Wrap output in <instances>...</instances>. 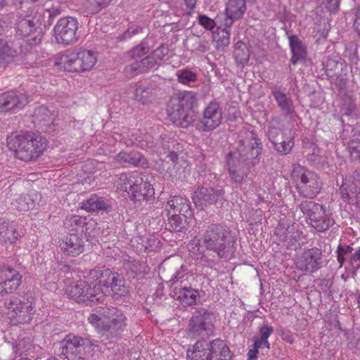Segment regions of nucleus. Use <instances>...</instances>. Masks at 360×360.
Here are the masks:
<instances>
[{"mask_svg": "<svg viewBox=\"0 0 360 360\" xmlns=\"http://www.w3.org/2000/svg\"><path fill=\"white\" fill-rule=\"evenodd\" d=\"M321 6H324L328 11L335 13L338 11L340 0H317Z\"/></svg>", "mask_w": 360, "mask_h": 360, "instance_id": "052dcab7", "label": "nucleus"}, {"mask_svg": "<svg viewBox=\"0 0 360 360\" xmlns=\"http://www.w3.org/2000/svg\"><path fill=\"white\" fill-rule=\"evenodd\" d=\"M197 101L196 94L192 91H184L172 97L167 108L168 115L172 123L182 128L188 127L193 122L191 112Z\"/></svg>", "mask_w": 360, "mask_h": 360, "instance_id": "20e7f679", "label": "nucleus"}, {"mask_svg": "<svg viewBox=\"0 0 360 360\" xmlns=\"http://www.w3.org/2000/svg\"><path fill=\"white\" fill-rule=\"evenodd\" d=\"M271 95L276 101L277 105L283 115L285 116L291 115L295 112L291 97L284 93L279 87H273L271 89Z\"/></svg>", "mask_w": 360, "mask_h": 360, "instance_id": "a878e982", "label": "nucleus"}, {"mask_svg": "<svg viewBox=\"0 0 360 360\" xmlns=\"http://www.w3.org/2000/svg\"><path fill=\"white\" fill-rule=\"evenodd\" d=\"M8 146L15 156L22 161L36 160L47 146V140L32 131H21L7 139Z\"/></svg>", "mask_w": 360, "mask_h": 360, "instance_id": "f03ea898", "label": "nucleus"}, {"mask_svg": "<svg viewBox=\"0 0 360 360\" xmlns=\"http://www.w3.org/2000/svg\"><path fill=\"white\" fill-rule=\"evenodd\" d=\"M41 200V195L37 191H32L27 195H17L12 202L14 209L20 212H27L34 207Z\"/></svg>", "mask_w": 360, "mask_h": 360, "instance_id": "b1692460", "label": "nucleus"}, {"mask_svg": "<svg viewBox=\"0 0 360 360\" xmlns=\"http://www.w3.org/2000/svg\"><path fill=\"white\" fill-rule=\"evenodd\" d=\"M167 215L169 224L174 231L180 232L184 229L187 217L175 214H167Z\"/></svg>", "mask_w": 360, "mask_h": 360, "instance_id": "de8ad7c7", "label": "nucleus"}, {"mask_svg": "<svg viewBox=\"0 0 360 360\" xmlns=\"http://www.w3.org/2000/svg\"><path fill=\"white\" fill-rule=\"evenodd\" d=\"M28 97L23 94L8 91L0 95V112L19 110L28 103Z\"/></svg>", "mask_w": 360, "mask_h": 360, "instance_id": "a211bd4d", "label": "nucleus"}, {"mask_svg": "<svg viewBox=\"0 0 360 360\" xmlns=\"http://www.w3.org/2000/svg\"><path fill=\"white\" fill-rule=\"evenodd\" d=\"M112 0H86L84 8L88 14L94 15L108 7Z\"/></svg>", "mask_w": 360, "mask_h": 360, "instance_id": "c03bdc74", "label": "nucleus"}, {"mask_svg": "<svg viewBox=\"0 0 360 360\" xmlns=\"http://www.w3.org/2000/svg\"><path fill=\"white\" fill-rule=\"evenodd\" d=\"M61 353L68 360H84L92 355L94 345L87 339L67 335L61 342Z\"/></svg>", "mask_w": 360, "mask_h": 360, "instance_id": "9d476101", "label": "nucleus"}, {"mask_svg": "<svg viewBox=\"0 0 360 360\" xmlns=\"http://www.w3.org/2000/svg\"><path fill=\"white\" fill-rule=\"evenodd\" d=\"M97 333L106 339L120 335L127 325L124 312L117 307H98L88 317Z\"/></svg>", "mask_w": 360, "mask_h": 360, "instance_id": "f257e3e1", "label": "nucleus"}, {"mask_svg": "<svg viewBox=\"0 0 360 360\" xmlns=\"http://www.w3.org/2000/svg\"><path fill=\"white\" fill-rule=\"evenodd\" d=\"M212 360H231L232 354L224 340L216 339L208 343Z\"/></svg>", "mask_w": 360, "mask_h": 360, "instance_id": "c85d7f7f", "label": "nucleus"}, {"mask_svg": "<svg viewBox=\"0 0 360 360\" xmlns=\"http://www.w3.org/2000/svg\"><path fill=\"white\" fill-rule=\"evenodd\" d=\"M300 208L318 232H325L335 224L332 214L317 202L306 200L300 205Z\"/></svg>", "mask_w": 360, "mask_h": 360, "instance_id": "1a4fd4ad", "label": "nucleus"}, {"mask_svg": "<svg viewBox=\"0 0 360 360\" xmlns=\"http://www.w3.org/2000/svg\"><path fill=\"white\" fill-rule=\"evenodd\" d=\"M198 22L207 30H212L216 25L214 20L205 15H199Z\"/></svg>", "mask_w": 360, "mask_h": 360, "instance_id": "680f3d73", "label": "nucleus"}, {"mask_svg": "<svg viewBox=\"0 0 360 360\" xmlns=\"http://www.w3.org/2000/svg\"><path fill=\"white\" fill-rule=\"evenodd\" d=\"M208 250L213 251L220 258H226L234 253L236 241L231 230L221 224H212L207 226L200 240Z\"/></svg>", "mask_w": 360, "mask_h": 360, "instance_id": "7ed1b4c3", "label": "nucleus"}, {"mask_svg": "<svg viewBox=\"0 0 360 360\" xmlns=\"http://www.w3.org/2000/svg\"><path fill=\"white\" fill-rule=\"evenodd\" d=\"M129 265V268L134 274V276H139L145 271V265L138 261H134Z\"/></svg>", "mask_w": 360, "mask_h": 360, "instance_id": "338daca9", "label": "nucleus"}, {"mask_svg": "<svg viewBox=\"0 0 360 360\" xmlns=\"http://www.w3.org/2000/svg\"><path fill=\"white\" fill-rule=\"evenodd\" d=\"M231 33L228 30H219L217 33L214 39L217 42L218 49L227 47L230 44Z\"/></svg>", "mask_w": 360, "mask_h": 360, "instance_id": "8fccbe9b", "label": "nucleus"}, {"mask_svg": "<svg viewBox=\"0 0 360 360\" xmlns=\"http://www.w3.org/2000/svg\"><path fill=\"white\" fill-rule=\"evenodd\" d=\"M233 53L235 60L238 64L244 65L248 62L250 58V51L243 43H236Z\"/></svg>", "mask_w": 360, "mask_h": 360, "instance_id": "a18cd8bd", "label": "nucleus"}, {"mask_svg": "<svg viewBox=\"0 0 360 360\" xmlns=\"http://www.w3.org/2000/svg\"><path fill=\"white\" fill-rule=\"evenodd\" d=\"M172 144L173 143L165 135V136H161V139L158 140L155 144V152L160 156L165 155V158H169V160L175 162L178 158V155L175 152L171 150L170 147Z\"/></svg>", "mask_w": 360, "mask_h": 360, "instance_id": "c9c22d12", "label": "nucleus"}, {"mask_svg": "<svg viewBox=\"0 0 360 360\" xmlns=\"http://www.w3.org/2000/svg\"><path fill=\"white\" fill-rule=\"evenodd\" d=\"M34 117L36 122L46 127V131H52L55 130L53 122L56 120V115L54 111L51 112L46 106H39L35 110Z\"/></svg>", "mask_w": 360, "mask_h": 360, "instance_id": "7c9ffc66", "label": "nucleus"}, {"mask_svg": "<svg viewBox=\"0 0 360 360\" xmlns=\"http://www.w3.org/2000/svg\"><path fill=\"white\" fill-rule=\"evenodd\" d=\"M188 273L187 269L181 266V269L178 270L171 278L169 282L172 283L171 287L173 288L176 285H181V284L187 281Z\"/></svg>", "mask_w": 360, "mask_h": 360, "instance_id": "5fc2aeb1", "label": "nucleus"}, {"mask_svg": "<svg viewBox=\"0 0 360 360\" xmlns=\"http://www.w3.org/2000/svg\"><path fill=\"white\" fill-rule=\"evenodd\" d=\"M86 217L72 215L66 219L65 224L68 228H70L71 230H77L86 224Z\"/></svg>", "mask_w": 360, "mask_h": 360, "instance_id": "603ef678", "label": "nucleus"}, {"mask_svg": "<svg viewBox=\"0 0 360 360\" xmlns=\"http://www.w3.org/2000/svg\"><path fill=\"white\" fill-rule=\"evenodd\" d=\"M16 33L18 36L27 37L30 45L41 41L43 34L39 19L30 14H19L16 20Z\"/></svg>", "mask_w": 360, "mask_h": 360, "instance_id": "9b49d317", "label": "nucleus"}, {"mask_svg": "<svg viewBox=\"0 0 360 360\" xmlns=\"http://www.w3.org/2000/svg\"><path fill=\"white\" fill-rule=\"evenodd\" d=\"M322 263V252L314 248L305 250L297 258V267L302 271L314 273L318 271Z\"/></svg>", "mask_w": 360, "mask_h": 360, "instance_id": "f3484780", "label": "nucleus"}, {"mask_svg": "<svg viewBox=\"0 0 360 360\" xmlns=\"http://www.w3.org/2000/svg\"><path fill=\"white\" fill-rule=\"evenodd\" d=\"M240 146L238 147L237 150L230 153L229 157L237 160L243 165L250 167L254 166L258 162V156L260 154V149L256 142L252 143L251 141L245 142V141H240Z\"/></svg>", "mask_w": 360, "mask_h": 360, "instance_id": "4468645a", "label": "nucleus"}, {"mask_svg": "<svg viewBox=\"0 0 360 360\" xmlns=\"http://www.w3.org/2000/svg\"><path fill=\"white\" fill-rule=\"evenodd\" d=\"M284 234L285 240L287 241L289 245H292L300 238V233L293 226H288Z\"/></svg>", "mask_w": 360, "mask_h": 360, "instance_id": "4d7b16f0", "label": "nucleus"}, {"mask_svg": "<svg viewBox=\"0 0 360 360\" xmlns=\"http://www.w3.org/2000/svg\"><path fill=\"white\" fill-rule=\"evenodd\" d=\"M20 237L17 231L16 226L13 222L0 221V242L4 244H11Z\"/></svg>", "mask_w": 360, "mask_h": 360, "instance_id": "2f4dec72", "label": "nucleus"}, {"mask_svg": "<svg viewBox=\"0 0 360 360\" xmlns=\"http://www.w3.org/2000/svg\"><path fill=\"white\" fill-rule=\"evenodd\" d=\"M143 28L140 25H133L122 34V39H127L131 37L142 32Z\"/></svg>", "mask_w": 360, "mask_h": 360, "instance_id": "0e129e2a", "label": "nucleus"}, {"mask_svg": "<svg viewBox=\"0 0 360 360\" xmlns=\"http://www.w3.org/2000/svg\"><path fill=\"white\" fill-rule=\"evenodd\" d=\"M78 55L82 72L91 70L97 63V54L93 51L82 50L78 52Z\"/></svg>", "mask_w": 360, "mask_h": 360, "instance_id": "ea45409f", "label": "nucleus"}, {"mask_svg": "<svg viewBox=\"0 0 360 360\" xmlns=\"http://www.w3.org/2000/svg\"><path fill=\"white\" fill-rule=\"evenodd\" d=\"M188 360H212L208 343L205 341H197L193 349L187 351Z\"/></svg>", "mask_w": 360, "mask_h": 360, "instance_id": "473e14b6", "label": "nucleus"}, {"mask_svg": "<svg viewBox=\"0 0 360 360\" xmlns=\"http://www.w3.org/2000/svg\"><path fill=\"white\" fill-rule=\"evenodd\" d=\"M117 162L129 164L133 166L147 167L148 162L146 158L138 151H122L115 156Z\"/></svg>", "mask_w": 360, "mask_h": 360, "instance_id": "cd10ccee", "label": "nucleus"}, {"mask_svg": "<svg viewBox=\"0 0 360 360\" xmlns=\"http://www.w3.org/2000/svg\"><path fill=\"white\" fill-rule=\"evenodd\" d=\"M222 109L219 103L210 102L202 110L196 129L202 132H210L217 129L221 123Z\"/></svg>", "mask_w": 360, "mask_h": 360, "instance_id": "ddd939ff", "label": "nucleus"}, {"mask_svg": "<svg viewBox=\"0 0 360 360\" xmlns=\"http://www.w3.org/2000/svg\"><path fill=\"white\" fill-rule=\"evenodd\" d=\"M56 64L65 71L81 72L82 68L79 60V55L77 53H68L63 54L56 62Z\"/></svg>", "mask_w": 360, "mask_h": 360, "instance_id": "c756f323", "label": "nucleus"}, {"mask_svg": "<svg viewBox=\"0 0 360 360\" xmlns=\"http://www.w3.org/2000/svg\"><path fill=\"white\" fill-rule=\"evenodd\" d=\"M154 89L150 84L137 82L134 85V97L143 104L148 103L153 95Z\"/></svg>", "mask_w": 360, "mask_h": 360, "instance_id": "f704fd0d", "label": "nucleus"}, {"mask_svg": "<svg viewBox=\"0 0 360 360\" xmlns=\"http://www.w3.org/2000/svg\"><path fill=\"white\" fill-rule=\"evenodd\" d=\"M268 136L272 144L279 141L282 136H284L283 132L279 128L272 126H269L268 131Z\"/></svg>", "mask_w": 360, "mask_h": 360, "instance_id": "bf43d9fd", "label": "nucleus"}, {"mask_svg": "<svg viewBox=\"0 0 360 360\" xmlns=\"http://www.w3.org/2000/svg\"><path fill=\"white\" fill-rule=\"evenodd\" d=\"M142 184V174L137 173H122L118 180V187L120 190L127 192L132 198L134 191Z\"/></svg>", "mask_w": 360, "mask_h": 360, "instance_id": "393cba45", "label": "nucleus"}, {"mask_svg": "<svg viewBox=\"0 0 360 360\" xmlns=\"http://www.w3.org/2000/svg\"><path fill=\"white\" fill-rule=\"evenodd\" d=\"M150 60V57L147 56L139 60L133 62L126 67V72L131 75H138L155 68Z\"/></svg>", "mask_w": 360, "mask_h": 360, "instance_id": "4c0bfd02", "label": "nucleus"}, {"mask_svg": "<svg viewBox=\"0 0 360 360\" xmlns=\"http://www.w3.org/2000/svg\"><path fill=\"white\" fill-rule=\"evenodd\" d=\"M274 328L267 323H264L259 328V338L267 343L269 337L273 333Z\"/></svg>", "mask_w": 360, "mask_h": 360, "instance_id": "e2e57ef3", "label": "nucleus"}, {"mask_svg": "<svg viewBox=\"0 0 360 360\" xmlns=\"http://www.w3.org/2000/svg\"><path fill=\"white\" fill-rule=\"evenodd\" d=\"M16 51L11 43L5 39H0V63H8L16 56Z\"/></svg>", "mask_w": 360, "mask_h": 360, "instance_id": "79ce46f5", "label": "nucleus"}, {"mask_svg": "<svg viewBox=\"0 0 360 360\" xmlns=\"http://www.w3.org/2000/svg\"><path fill=\"white\" fill-rule=\"evenodd\" d=\"M292 168L291 178L298 194L305 198L316 197L322 187L319 176L300 164H293Z\"/></svg>", "mask_w": 360, "mask_h": 360, "instance_id": "39448f33", "label": "nucleus"}, {"mask_svg": "<svg viewBox=\"0 0 360 360\" xmlns=\"http://www.w3.org/2000/svg\"><path fill=\"white\" fill-rule=\"evenodd\" d=\"M149 51V46L147 42L142 41L139 44L132 49L129 54L131 58H141Z\"/></svg>", "mask_w": 360, "mask_h": 360, "instance_id": "6e6d98bb", "label": "nucleus"}, {"mask_svg": "<svg viewBox=\"0 0 360 360\" xmlns=\"http://www.w3.org/2000/svg\"><path fill=\"white\" fill-rule=\"evenodd\" d=\"M190 333L195 337H208L213 335L214 326L202 315L193 316L189 322Z\"/></svg>", "mask_w": 360, "mask_h": 360, "instance_id": "412c9836", "label": "nucleus"}, {"mask_svg": "<svg viewBox=\"0 0 360 360\" xmlns=\"http://www.w3.org/2000/svg\"><path fill=\"white\" fill-rule=\"evenodd\" d=\"M172 297L185 306H192L196 304L200 295L198 290L187 286L176 285L172 289Z\"/></svg>", "mask_w": 360, "mask_h": 360, "instance_id": "4be33fe9", "label": "nucleus"}, {"mask_svg": "<svg viewBox=\"0 0 360 360\" xmlns=\"http://www.w3.org/2000/svg\"><path fill=\"white\" fill-rule=\"evenodd\" d=\"M167 214H180L184 217L191 215L189 200L181 196H174L167 201L165 207Z\"/></svg>", "mask_w": 360, "mask_h": 360, "instance_id": "5701e85b", "label": "nucleus"}, {"mask_svg": "<svg viewBox=\"0 0 360 360\" xmlns=\"http://www.w3.org/2000/svg\"><path fill=\"white\" fill-rule=\"evenodd\" d=\"M8 316L13 325L28 323L34 314V302L31 295L11 297L6 303Z\"/></svg>", "mask_w": 360, "mask_h": 360, "instance_id": "6e6552de", "label": "nucleus"}, {"mask_svg": "<svg viewBox=\"0 0 360 360\" xmlns=\"http://www.w3.org/2000/svg\"><path fill=\"white\" fill-rule=\"evenodd\" d=\"M129 133V131H124V134L115 132L112 137L114 141L112 143L114 144L117 141H123L126 145L130 146L140 142L136 137H134L132 134L131 136Z\"/></svg>", "mask_w": 360, "mask_h": 360, "instance_id": "3c124183", "label": "nucleus"}, {"mask_svg": "<svg viewBox=\"0 0 360 360\" xmlns=\"http://www.w3.org/2000/svg\"><path fill=\"white\" fill-rule=\"evenodd\" d=\"M353 181L350 185L342 184L340 188L342 198L350 204L360 207V170L352 174Z\"/></svg>", "mask_w": 360, "mask_h": 360, "instance_id": "6ab92c4d", "label": "nucleus"}, {"mask_svg": "<svg viewBox=\"0 0 360 360\" xmlns=\"http://www.w3.org/2000/svg\"><path fill=\"white\" fill-rule=\"evenodd\" d=\"M274 145V149L281 155L289 154L293 146L294 139L292 137L285 138L282 136L279 141L276 142Z\"/></svg>", "mask_w": 360, "mask_h": 360, "instance_id": "49530a36", "label": "nucleus"}, {"mask_svg": "<svg viewBox=\"0 0 360 360\" xmlns=\"http://www.w3.org/2000/svg\"><path fill=\"white\" fill-rule=\"evenodd\" d=\"M289 43L292 53L290 60L292 63L295 64L299 60L305 58L307 53L306 49L300 39L296 35L289 37Z\"/></svg>", "mask_w": 360, "mask_h": 360, "instance_id": "58836bf2", "label": "nucleus"}, {"mask_svg": "<svg viewBox=\"0 0 360 360\" xmlns=\"http://www.w3.org/2000/svg\"><path fill=\"white\" fill-rule=\"evenodd\" d=\"M227 165L229 176L235 183H242L248 177L250 167L243 165L237 160L229 157Z\"/></svg>", "mask_w": 360, "mask_h": 360, "instance_id": "bb28decb", "label": "nucleus"}, {"mask_svg": "<svg viewBox=\"0 0 360 360\" xmlns=\"http://www.w3.org/2000/svg\"><path fill=\"white\" fill-rule=\"evenodd\" d=\"M134 193L132 200L135 201L148 200V198L153 196L155 193L152 185L143 175H142V184L137 186Z\"/></svg>", "mask_w": 360, "mask_h": 360, "instance_id": "e433bc0d", "label": "nucleus"}, {"mask_svg": "<svg viewBox=\"0 0 360 360\" xmlns=\"http://www.w3.org/2000/svg\"><path fill=\"white\" fill-rule=\"evenodd\" d=\"M349 262L353 269H360V248L350 255Z\"/></svg>", "mask_w": 360, "mask_h": 360, "instance_id": "69168bd1", "label": "nucleus"}, {"mask_svg": "<svg viewBox=\"0 0 360 360\" xmlns=\"http://www.w3.org/2000/svg\"><path fill=\"white\" fill-rule=\"evenodd\" d=\"M89 281L96 282L97 288L104 293V298L107 293H111L114 298L125 296L128 293V288L124 284L123 277L117 273L110 269H94L89 272Z\"/></svg>", "mask_w": 360, "mask_h": 360, "instance_id": "423d86ee", "label": "nucleus"}, {"mask_svg": "<svg viewBox=\"0 0 360 360\" xmlns=\"http://www.w3.org/2000/svg\"><path fill=\"white\" fill-rule=\"evenodd\" d=\"M82 207L88 212L108 211L110 203L103 197L92 195L82 202Z\"/></svg>", "mask_w": 360, "mask_h": 360, "instance_id": "72a5a7b5", "label": "nucleus"}, {"mask_svg": "<svg viewBox=\"0 0 360 360\" xmlns=\"http://www.w3.org/2000/svg\"><path fill=\"white\" fill-rule=\"evenodd\" d=\"M22 281V276L11 266L0 265V294H8L17 290Z\"/></svg>", "mask_w": 360, "mask_h": 360, "instance_id": "dca6fc26", "label": "nucleus"}, {"mask_svg": "<svg viewBox=\"0 0 360 360\" xmlns=\"http://www.w3.org/2000/svg\"><path fill=\"white\" fill-rule=\"evenodd\" d=\"M224 192L222 189L212 187L198 186L193 194L195 205L200 209L217 204L224 200Z\"/></svg>", "mask_w": 360, "mask_h": 360, "instance_id": "2eb2a0df", "label": "nucleus"}, {"mask_svg": "<svg viewBox=\"0 0 360 360\" xmlns=\"http://www.w3.org/2000/svg\"><path fill=\"white\" fill-rule=\"evenodd\" d=\"M343 65L342 59L338 56H328L326 61L323 63L325 72L329 77H333L336 75L339 69L342 70Z\"/></svg>", "mask_w": 360, "mask_h": 360, "instance_id": "37998d69", "label": "nucleus"}, {"mask_svg": "<svg viewBox=\"0 0 360 360\" xmlns=\"http://www.w3.org/2000/svg\"><path fill=\"white\" fill-rule=\"evenodd\" d=\"M79 22L75 18L65 17L59 19L53 28L54 37L58 44L70 45L78 41Z\"/></svg>", "mask_w": 360, "mask_h": 360, "instance_id": "f8f14e48", "label": "nucleus"}, {"mask_svg": "<svg viewBox=\"0 0 360 360\" xmlns=\"http://www.w3.org/2000/svg\"><path fill=\"white\" fill-rule=\"evenodd\" d=\"M209 49V45L208 42L205 40H199L195 47L194 48V50L195 51L200 52V53H204L208 51Z\"/></svg>", "mask_w": 360, "mask_h": 360, "instance_id": "774afa93", "label": "nucleus"}, {"mask_svg": "<svg viewBox=\"0 0 360 360\" xmlns=\"http://www.w3.org/2000/svg\"><path fill=\"white\" fill-rule=\"evenodd\" d=\"M349 150L351 158L354 160L360 161V140H352L349 143Z\"/></svg>", "mask_w": 360, "mask_h": 360, "instance_id": "13d9d810", "label": "nucleus"}, {"mask_svg": "<svg viewBox=\"0 0 360 360\" xmlns=\"http://www.w3.org/2000/svg\"><path fill=\"white\" fill-rule=\"evenodd\" d=\"M178 81L184 84H188L190 82L197 79L195 73L187 69L180 70L176 72Z\"/></svg>", "mask_w": 360, "mask_h": 360, "instance_id": "864d4df0", "label": "nucleus"}, {"mask_svg": "<svg viewBox=\"0 0 360 360\" xmlns=\"http://www.w3.org/2000/svg\"><path fill=\"white\" fill-rule=\"evenodd\" d=\"M169 49L167 46L162 45L153 51L148 56L150 57V60L153 63L155 69L158 66L164 57L167 55Z\"/></svg>", "mask_w": 360, "mask_h": 360, "instance_id": "09e8293b", "label": "nucleus"}, {"mask_svg": "<svg viewBox=\"0 0 360 360\" xmlns=\"http://www.w3.org/2000/svg\"><path fill=\"white\" fill-rule=\"evenodd\" d=\"M59 246L65 255L76 257L83 252L84 242L78 234L70 233L64 237Z\"/></svg>", "mask_w": 360, "mask_h": 360, "instance_id": "aec40b11", "label": "nucleus"}, {"mask_svg": "<svg viewBox=\"0 0 360 360\" xmlns=\"http://www.w3.org/2000/svg\"><path fill=\"white\" fill-rule=\"evenodd\" d=\"M246 1L248 0H229L226 8V15H230L233 18L240 19L246 10Z\"/></svg>", "mask_w": 360, "mask_h": 360, "instance_id": "a19ab883", "label": "nucleus"}, {"mask_svg": "<svg viewBox=\"0 0 360 360\" xmlns=\"http://www.w3.org/2000/svg\"><path fill=\"white\" fill-rule=\"evenodd\" d=\"M66 294L77 302L96 304L104 301V293L97 288L96 282L89 281V275L86 279L70 283Z\"/></svg>", "mask_w": 360, "mask_h": 360, "instance_id": "0eeeda50", "label": "nucleus"}]
</instances>
